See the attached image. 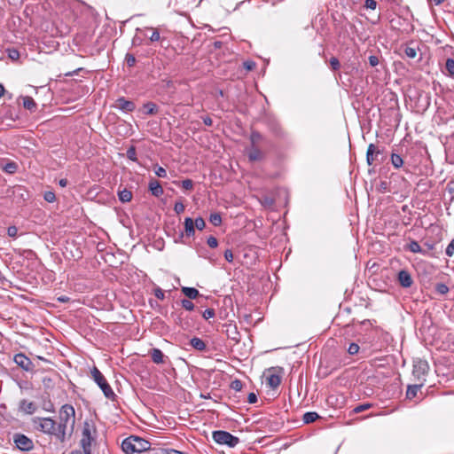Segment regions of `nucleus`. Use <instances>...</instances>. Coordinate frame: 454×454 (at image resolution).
I'll return each mask as SVG.
<instances>
[{
	"label": "nucleus",
	"instance_id": "052dcab7",
	"mask_svg": "<svg viewBox=\"0 0 454 454\" xmlns=\"http://www.w3.org/2000/svg\"><path fill=\"white\" fill-rule=\"evenodd\" d=\"M247 401L249 403H254L257 401V396L254 393H249L247 396Z\"/></svg>",
	"mask_w": 454,
	"mask_h": 454
},
{
	"label": "nucleus",
	"instance_id": "ddd939ff",
	"mask_svg": "<svg viewBox=\"0 0 454 454\" xmlns=\"http://www.w3.org/2000/svg\"><path fill=\"white\" fill-rule=\"evenodd\" d=\"M248 160L252 162L260 161L264 159V153L259 149L256 145H251L247 150Z\"/></svg>",
	"mask_w": 454,
	"mask_h": 454
},
{
	"label": "nucleus",
	"instance_id": "c756f323",
	"mask_svg": "<svg viewBox=\"0 0 454 454\" xmlns=\"http://www.w3.org/2000/svg\"><path fill=\"white\" fill-rule=\"evenodd\" d=\"M209 222L214 226H219L222 223V216L219 213H213L209 216Z\"/></svg>",
	"mask_w": 454,
	"mask_h": 454
},
{
	"label": "nucleus",
	"instance_id": "bf43d9fd",
	"mask_svg": "<svg viewBox=\"0 0 454 454\" xmlns=\"http://www.w3.org/2000/svg\"><path fill=\"white\" fill-rule=\"evenodd\" d=\"M154 294L160 300H163L165 298L164 292L160 288H156L154 290Z\"/></svg>",
	"mask_w": 454,
	"mask_h": 454
},
{
	"label": "nucleus",
	"instance_id": "f8f14e48",
	"mask_svg": "<svg viewBox=\"0 0 454 454\" xmlns=\"http://www.w3.org/2000/svg\"><path fill=\"white\" fill-rule=\"evenodd\" d=\"M380 153V151L374 144H370L366 152V161L368 165H372L374 161L378 160V156Z\"/></svg>",
	"mask_w": 454,
	"mask_h": 454
},
{
	"label": "nucleus",
	"instance_id": "4468645a",
	"mask_svg": "<svg viewBox=\"0 0 454 454\" xmlns=\"http://www.w3.org/2000/svg\"><path fill=\"white\" fill-rule=\"evenodd\" d=\"M116 107L123 112H133L136 106L133 101L120 98L116 100Z\"/></svg>",
	"mask_w": 454,
	"mask_h": 454
},
{
	"label": "nucleus",
	"instance_id": "6e6d98bb",
	"mask_svg": "<svg viewBox=\"0 0 454 454\" xmlns=\"http://www.w3.org/2000/svg\"><path fill=\"white\" fill-rule=\"evenodd\" d=\"M160 39V33L157 29H153L152 35L150 36L151 42H158Z\"/></svg>",
	"mask_w": 454,
	"mask_h": 454
},
{
	"label": "nucleus",
	"instance_id": "aec40b11",
	"mask_svg": "<svg viewBox=\"0 0 454 454\" xmlns=\"http://www.w3.org/2000/svg\"><path fill=\"white\" fill-rule=\"evenodd\" d=\"M190 343L193 348H195L196 350H199V351H204L207 348L206 343L201 339H200L198 337H193L190 340Z\"/></svg>",
	"mask_w": 454,
	"mask_h": 454
},
{
	"label": "nucleus",
	"instance_id": "a18cd8bd",
	"mask_svg": "<svg viewBox=\"0 0 454 454\" xmlns=\"http://www.w3.org/2000/svg\"><path fill=\"white\" fill-rule=\"evenodd\" d=\"M154 173L159 177H166V176H167L166 169L164 168L160 167V166H157L154 168Z\"/></svg>",
	"mask_w": 454,
	"mask_h": 454
},
{
	"label": "nucleus",
	"instance_id": "2eb2a0df",
	"mask_svg": "<svg viewBox=\"0 0 454 454\" xmlns=\"http://www.w3.org/2000/svg\"><path fill=\"white\" fill-rule=\"evenodd\" d=\"M149 190L152 194L155 197H160L164 193L163 188L160 185V182L153 179L149 183Z\"/></svg>",
	"mask_w": 454,
	"mask_h": 454
},
{
	"label": "nucleus",
	"instance_id": "7ed1b4c3",
	"mask_svg": "<svg viewBox=\"0 0 454 454\" xmlns=\"http://www.w3.org/2000/svg\"><path fill=\"white\" fill-rule=\"evenodd\" d=\"M97 430L93 424L85 421L82 427V438L80 441L83 454H91V444L95 441Z\"/></svg>",
	"mask_w": 454,
	"mask_h": 454
},
{
	"label": "nucleus",
	"instance_id": "37998d69",
	"mask_svg": "<svg viewBox=\"0 0 454 454\" xmlns=\"http://www.w3.org/2000/svg\"><path fill=\"white\" fill-rule=\"evenodd\" d=\"M185 206L182 201H176L174 206V210L176 214H181L184 211Z\"/></svg>",
	"mask_w": 454,
	"mask_h": 454
},
{
	"label": "nucleus",
	"instance_id": "5fc2aeb1",
	"mask_svg": "<svg viewBox=\"0 0 454 454\" xmlns=\"http://www.w3.org/2000/svg\"><path fill=\"white\" fill-rule=\"evenodd\" d=\"M377 6V2L375 0H365V7L367 9L374 10Z\"/></svg>",
	"mask_w": 454,
	"mask_h": 454
},
{
	"label": "nucleus",
	"instance_id": "f3484780",
	"mask_svg": "<svg viewBox=\"0 0 454 454\" xmlns=\"http://www.w3.org/2000/svg\"><path fill=\"white\" fill-rule=\"evenodd\" d=\"M184 235L186 237H192L195 234V226L193 223V220L191 217H186L184 219Z\"/></svg>",
	"mask_w": 454,
	"mask_h": 454
},
{
	"label": "nucleus",
	"instance_id": "423d86ee",
	"mask_svg": "<svg viewBox=\"0 0 454 454\" xmlns=\"http://www.w3.org/2000/svg\"><path fill=\"white\" fill-rule=\"evenodd\" d=\"M213 439L215 442L219 444H224L231 448L235 447L239 442V439L229 432L226 431H215L213 432Z\"/></svg>",
	"mask_w": 454,
	"mask_h": 454
},
{
	"label": "nucleus",
	"instance_id": "dca6fc26",
	"mask_svg": "<svg viewBox=\"0 0 454 454\" xmlns=\"http://www.w3.org/2000/svg\"><path fill=\"white\" fill-rule=\"evenodd\" d=\"M150 355H151V358L153 363H155L157 364H161L165 363V360H164L165 356L160 349L156 348H152L150 350Z\"/></svg>",
	"mask_w": 454,
	"mask_h": 454
},
{
	"label": "nucleus",
	"instance_id": "a19ab883",
	"mask_svg": "<svg viewBox=\"0 0 454 454\" xmlns=\"http://www.w3.org/2000/svg\"><path fill=\"white\" fill-rule=\"evenodd\" d=\"M145 454H168L167 450L160 449V448H153L152 449L150 447L149 450Z\"/></svg>",
	"mask_w": 454,
	"mask_h": 454
},
{
	"label": "nucleus",
	"instance_id": "9d476101",
	"mask_svg": "<svg viewBox=\"0 0 454 454\" xmlns=\"http://www.w3.org/2000/svg\"><path fill=\"white\" fill-rule=\"evenodd\" d=\"M13 360L18 366L27 372H32L34 370V364L32 361L22 353L16 354Z\"/></svg>",
	"mask_w": 454,
	"mask_h": 454
},
{
	"label": "nucleus",
	"instance_id": "9b49d317",
	"mask_svg": "<svg viewBox=\"0 0 454 454\" xmlns=\"http://www.w3.org/2000/svg\"><path fill=\"white\" fill-rule=\"evenodd\" d=\"M397 279L400 286L403 288H409L413 284L411 275L408 270H402L398 272Z\"/></svg>",
	"mask_w": 454,
	"mask_h": 454
},
{
	"label": "nucleus",
	"instance_id": "0eeeda50",
	"mask_svg": "<svg viewBox=\"0 0 454 454\" xmlns=\"http://www.w3.org/2000/svg\"><path fill=\"white\" fill-rule=\"evenodd\" d=\"M429 370V366L427 361L425 360H418L413 364L412 375L414 378L424 384L426 381V375L427 374Z\"/></svg>",
	"mask_w": 454,
	"mask_h": 454
},
{
	"label": "nucleus",
	"instance_id": "3c124183",
	"mask_svg": "<svg viewBox=\"0 0 454 454\" xmlns=\"http://www.w3.org/2000/svg\"><path fill=\"white\" fill-rule=\"evenodd\" d=\"M330 65L333 70H338L340 67V61L335 57L330 59Z\"/></svg>",
	"mask_w": 454,
	"mask_h": 454
},
{
	"label": "nucleus",
	"instance_id": "c9c22d12",
	"mask_svg": "<svg viewBox=\"0 0 454 454\" xmlns=\"http://www.w3.org/2000/svg\"><path fill=\"white\" fill-rule=\"evenodd\" d=\"M127 157L133 161L137 160V152H136V148L134 146H131L127 150Z\"/></svg>",
	"mask_w": 454,
	"mask_h": 454
},
{
	"label": "nucleus",
	"instance_id": "4be33fe9",
	"mask_svg": "<svg viewBox=\"0 0 454 454\" xmlns=\"http://www.w3.org/2000/svg\"><path fill=\"white\" fill-rule=\"evenodd\" d=\"M182 293L189 298V300H192V299H196L199 295H200V293L199 291L194 288V287H186V286H184L182 287Z\"/></svg>",
	"mask_w": 454,
	"mask_h": 454
},
{
	"label": "nucleus",
	"instance_id": "5701e85b",
	"mask_svg": "<svg viewBox=\"0 0 454 454\" xmlns=\"http://www.w3.org/2000/svg\"><path fill=\"white\" fill-rule=\"evenodd\" d=\"M406 248L412 253H419L426 254L427 253L421 248L420 245L416 240H411Z\"/></svg>",
	"mask_w": 454,
	"mask_h": 454
},
{
	"label": "nucleus",
	"instance_id": "09e8293b",
	"mask_svg": "<svg viewBox=\"0 0 454 454\" xmlns=\"http://www.w3.org/2000/svg\"><path fill=\"white\" fill-rule=\"evenodd\" d=\"M359 351V346L356 343H350L348 348V352L350 355H356Z\"/></svg>",
	"mask_w": 454,
	"mask_h": 454
},
{
	"label": "nucleus",
	"instance_id": "6ab92c4d",
	"mask_svg": "<svg viewBox=\"0 0 454 454\" xmlns=\"http://www.w3.org/2000/svg\"><path fill=\"white\" fill-rule=\"evenodd\" d=\"M20 407L27 414H33L36 410L35 403L27 400H22L20 403Z\"/></svg>",
	"mask_w": 454,
	"mask_h": 454
},
{
	"label": "nucleus",
	"instance_id": "72a5a7b5",
	"mask_svg": "<svg viewBox=\"0 0 454 454\" xmlns=\"http://www.w3.org/2000/svg\"><path fill=\"white\" fill-rule=\"evenodd\" d=\"M193 223L196 229L202 231L206 227V223L202 217H197L193 220Z\"/></svg>",
	"mask_w": 454,
	"mask_h": 454
},
{
	"label": "nucleus",
	"instance_id": "79ce46f5",
	"mask_svg": "<svg viewBox=\"0 0 454 454\" xmlns=\"http://www.w3.org/2000/svg\"><path fill=\"white\" fill-rule=\"evenodd\" d=\"M404 53L409 59H414L417 56L416 49L411 47H406L404 50Z\"/></svg>",
	"mask_w": 454,
	"mask_h": 454
},
{
	"label": "nucleus",
	"instance_id": "774afa93",
	"mask_svg": "<svg viewBox=\"0 0 454 454\" xmlns=\"http://www.w3.org/2000/svg\"><path fill=\"white\" fill-rule=\"evenodd\" d=\"M70 454H82L80 450H73Z\"/></svg>",
	"mask_w": 454,
	"mask_h": 454
},
{
	"label": "nucleus",
	"instance_id": "0e129e2a",
	"mask_svg": "<svg viewBox=\"0 0 454 454\" xmlns=\"http://www.w3.org/2000/svg\"><path fill=\"white\" fill-rule=\"evenodd\" d=\"M167 452H168V454H186L184 452L178 451V450H173V449L167 450Z\"/></svg>",
	"mask_w": 454,
	"mask_h": 454
},
{
	"label": "nucleus",
	"instance_id": "603ef678",
	"mask_svg": "<svg viewBox=\"0 0 454 454\" xmlns=\"http://www.w3.org/2000/svg\"><path fill=\"white\" fill-rule=\"evenodd\" d=\"M207 243L211 248H215L218 245L217 239L213 236L207 238Z\"/></svg>",
	"mask_w": 454,
	"mask_h": 454
},
{
	"label": "nucleus",
	"instance_id": "e2e57ef3",
	"mask_svg": "<svg viewBox=\"0 0 454 454\" xmlns=\"http://www.w3.org/2000/svg\"><path fill=\"white\" fill-rule=\"evenodd\" d=\"M57 300L59 301V302H62V303H65V302H67L70 301V298L68 296H66V295H61L59 297L57 298Z\"/></svg>",
	"mask_w": 454,
	"mask_h": 454
},
{
	"label": "nucleus",
	"instance_id": "2f4dec72",
	"mask_svg": "<svg viewBox=\"0 0 454 454\" xmlns=\"http://www.w3.org/2000/svg\"><path fill=\"white\" fill-rule=\"evenodd\" d=\"M18 169V166L15 162H8L4 165V170L7 173H15Z\"/></svg>",
	"mask_w": 454,
	"mask_h": 454
},
{
	"label": "nucleus",
	"instance_id": "69168bd1",
	"mask_svg": "<svg viewBox=\"0 0 454 454\" xmlns=\"http://www.w3.org/2000/svg\"><path fill=\"white\" fill-rule=\"evenodd\" d=\"M67 180L66 178H63V179H60L59 181V184L61 186V187H66L67 185Z\"/></svg>",
	"mask_w": 454,
	"mask_h": 454
},
{
	"label": "nucleus",
	"instance_id": "39448f33",
	"mask_svg": "<svg viewBox=\"0 0 454 454\" xmlns=\"http://www.w3.org/2000/svg\"><path fill=\"white\" fill-rule=\"evenodd\" d=\"M90 375L93 380L97 383V385L100 387L102 392L104 393V395L110 399L114 400L115 397V394L113 391L110 385L107 383L106 378L101 373V372L96 367L93 366L90 370Z\"/></svg>",
	"mask_w": 454,
	"mask_h": 454
},
{
	"label": "nucleus",
	"instance_id": "cd10ccee",
	"mask_svg": "<svg viewBox=\"0 0 454 454\" xmlns=\"http://www.w3.org/2000/svg\"><path fill=\"white\" fill-rule=\"evenodd\" d=\"M391 163L394 166V168H400L403 164V158L399 154L392 153L391 154Z\"/></svg>",
	"mask_w": 454,
	"mask_h": 454
},
{
	"label": "nucleus",
	"instance_id": "1a4fd4ad",
	"mask_svg": "<svg viewBox=\"0 0 454 454\" xmlns=\"http://www.w3.org/2000/svg\"><path fill=\"white\" fill-rule=\"evenodd\" d=\"M13 441L18 449L20 450H30L34 447L33 441L28 438L27 436L21 434H16L13 436Z\"/></svg>",
	"mask_w": 454,
	"mask_h": 454
},
{
	"label": "nucleus",
	"instance_id": "864d4df0",
	"mask_svg": "<svg viewBox=\"0 0 454 454\" xmlns=\"http://www.w3.org/2000/svg\"><path fill=\"white\" fill-rule=\"evenodd\" d=\"M18 229L15 226H10L7 228V234L9 237L14 238L17 236Z\"/></svg>",
	"mask_w": 454,
	"mask_h": 454
},
{
	"label": "nucleus",
	"instance_id": "f03ea898",
	"mask_svg": "<svg viewBox=\"0 0 454 454\" xmlns=\"http://www.w3.org/2000/svg\"><path fill=\"white\" fill-rule=\"evenodd\" d=\"M151 447V443L138 436H129L121 442V449L126 454L135 452H146Z\"/></svg>",
	"mask_w": 454,
	"mask_h": 454
},
{
	"label": "nucleus",
	"instance_id": "338daca9",
	"mask_svg": "<svg viewBox=\"0 0 454 454\" xmlns=\"http://www.w3.org/2000/svg\"><path fill=\"white\" fill-rule=\"evenodd\" d=\"M4 87L0 83V98L4 95Z\"/></svg>",
	"mask_w": 454,
	"mask_h": 454
},
{
	"label": "nucleus",
	"instance_id": "4c0bfd02",
	"mask_svg": "<svg viewBox=\"0 0 454 454\" xmlns=\"http://www.w3.org/2000/svg\"><path fill=\"white\" fill-rule=\"evenodd\" d=\"M445 254L449 257H452L454 255V239L450 240L448 247H446Z\"/></svg>",
	"mask_w": 454,
	"mask_h": 454
},
{
	"label": "nucleus",
	"instance_id": "a878e982",
	"mask_svg": "<svg viewBox=\"0 0 454 454\" xmlns=\"http://www.w3.org/2000/svg\"><path fill=\"white\" fill-rule=\"evenodd\" d=\"M319 418V415L315 411H308L304 413L302 420L305 424H309L316 421Z\"/></svg>",
	"mask_w": 454,
	"mask_h": 454
},
{
	"label": "nucleus",
	"instance_id": "f704fd0d",
	"mask_svg": "<svg viewBox=\"0 0 454 454\" xmlns=\"http://www.w3.org/2000/svg\"><path fill=\"white\" fill-rule=\"evenodd\" d=\"M8 57L12 60H17L20 58V52L14 48L7 49Z\"/></svg>",
	"mask_w": 454,
	"mask_h": 454
},
{
	"label": "nucleus",
	"instance_id": "b1692460",
	"mask_svg": "<svg viewBox=\"0 0 454 454\" xmlns=\"http://www.w3.org/2000/svg\"><path fill=\"white\" fill-rule=\"evenodd\" d=\"M22 101H23L24 108H26L29 111H34L36 108V104L31 97H28V96L22 97Z\"/></svg>",
	"mask_w": 454,
	"mask_h": 454
},
{
	"label": "nucleus",
	"instance_id": "de8ad7c7",
	"mask_svg": "<svg viewBox=\"0 0 454 454\" xmlns=\"http://www.w3.org/2000/svg\"><path fill=\"white\" fill-rule=\"evenodd\" d=\"M215 309H205V310L203 311V313H202V317H203L206 320H207V319H209V318L214 317H215Z\"/></svg>",
	"mask_w": 454,
	"mask_h": 454
},
{
	"label": "nucleus",
	"instance_id": "393cba45",
	"mask_svg": "<svg viewBox=\"0 0 454 454\" xmlns=\"http://www.w3.org/2000/svg\"><path fill=\"white\" fill-rule=\"evenodd\" d=\"M118 197L123 203L129 202L132 199V192L127 189H123L122 191H119Z\"/></svg>",
	"mask_w": 454,
	"mask_h": 454
},
{
	"label": "nucleus",
	"instance_id": "ea45409f",
	"mask_svg": "<svg viewBox=\"0 0 454 454\" xmlns=\"http://www.w3.org/2000/svg\"><path fill=\"white\" fill-rule=\"evenodd\" d=\"M231 387L235 391H240L243 387V383L239 380H234L231 383Z\"/></svg>",
	"mask_w": 454,
	"mask_h": 454
},
{
	"label": "nucleus",
	"instance_id": "13d9d810",
	"mask_svg": "<svg viewBox=\"0 0 454 454\" xmlns=\"http://www.w3.org/2000/svg\"><path fill=\"white\" fill-rule=\"evenodd\" d=\"M369 63L372 67H376L379 64V59L377 56L372 55L369 57Z\"/></svg>",
	"mask_w": 454,
	"mask_h": 454
},
{
	"label": "nucleus",
	"instance_id": "6e6552de",
	"mask_svg": "<svg viewBox=\"0 0 454 454\" xmlns=\"http://www.w3.org/2000/svg\"><path fill=\"white\" fill-rule=\"evenodd\" d=\"M269 375L267 376L266 382L271 388H277L281 383V374L283 369L280 367H272L268 370Z\"/></svg>",
	"mask_w": 454,
	"mask_h": 454
},
{
	"label": "nucleus",
	"instance_id": "e433bc0d",
	"mask_svg": "<svg viewBox=\"0 0 454 454\" xmlns=\"http://www.w3.org/2000/svg\"><path fill=\"white\" fill-rule=\"evenodd\" d=\"M181 304L183 308L185 309L186 310L191 311L194 309V304L188 299L182 300Z\"/></svg>",
	"mask_w": 454,
	"mask_h": 454
},
{
	"label": "nucleus",
	"instance_id": "c85d7f7f",
	"mask_svg": "<svg viewBox=\"0 0 454 454\" xmlns=\"http://www.w3.org/2000/svg\"><path fill=\"white\" fill-rule=\"evenodd\" d=\"M445 71L450 76L454 75V59H447L445 62Z\"/></svg>",
	"mask_w": 454,
	"mask_h": 454
},
{
	"label": "nucleus",
	"instance_id": "58836bf2",
	"mask_svg": "<svg viewBox=\"0 0 454 454\" xmlns=\"http://www.w3.org/2000/svg\"><path fill=\"white\" fill-rule=\"evenodd\" d=\"M43 198L47 202H50V203H52L56 200L55 193L51 191L45 192Z\"/></svg>",
	"mask_w": 454,
	"mask_h": 454
},
{
	"label": "nucleus",
	"instance_id": "f257e3e1",
	"mask_svg": "<svg viewBox=\"0 0 454 454\" xmlns=\"http://www.w3.org/2000/svg\"><path fill=\"white\" fill-rule=\"evenodd\" d=\"M74 408L71 404H64L59 411L60 422L57 425L56 438L64 442L67 439V427H70L69 435L73 432L74 426Z\"/></svg>",
	"mask_w": 454,
	"mask_h": 454
},
{
	"label": "nucleus",
	"instance_id": "20e7f679",
	"mask_svg": "<svg viewBox=\"0 0 454 454\" xmlns=\"http://www.w3.org/2000/svg\"><path fill=\"white\" fill-rule=\"evenodd\" d=\"M33 427L36 431H40L49 435H54L57 434V423L51 418H41L34 417L31 419Z\"/></svg>",
	"mask_w": 454,
	"mask_h": 454
},
{
	"label": "nucleus",
	"instance_id": "c03bdc74",
	"mask_svg": "<svg viewBox=\"0 0 454 454\" xmlns=\"http://www.w3.org/2000/svg\"><path fill=\"white\" fill-rule=\"evenodd\" d=\"M125 61L129 67H133L136 63V58L133 54L127 53L125 57Z\"/></svg>",
	"mask_w": 454,
	"mask_h": 454
},
{
	"label": "nucleus",
	"instance_id": "7c9ffc66",
	"mask_svg": "<svg viewBox=\"0 0 454 454\" xmlns=\"http://www.w3.org/2000/svg\"><path fill=\"white\" fill-rule=\"evenodd\" d=\"M435 291L438 294L444 295L449 292V287L443 283H437L435 285Z\"/></svg>",
	"mask_w": 454,
	"mask_h": 454
},
{
	"label": "nucleus",
	"instance_id": "680f3d73",
	"mask_svg": "<svg viewBox=\"0 0 454 454\" xmlns=\"http://www.w3.org/2000/svg\"><path fill=\"white\" fill-rule=\"evenodd\" d=\"M203 123L207 126H212L213 120L209 116L203 117Z\"/></svg>",
	"mask_w": 454,
	"mask_h": 454
},
{
	"label": "nucleus",
	"instance_id": "8fccbe9b",
	"mask_svg": "<svg viewBox=\"0 0 454 454\" xmlns=\"http://www.w3.org/2000/svg\"><path fill=\"white\" fill-rule=\"evenodd\" d=\"M182 187L185 190H192L193 188V182L191 179H184L182 181Z\"/></svg>",
	"mask_w": 454,
	"mask_h": 454
},
{
	"label": "nucleus",
	"instance_id": "4d7b16f0",
	"mask_svg": "<svg viewBox=\"0 0 454 454\" xmlns=\"http://www.w3.org/2000/svg\"><path fill=\"white\" fill-rule=\"evenodd\" d=\"M224 258L227 262H231L233 261V254L230 249L225 250Z\"/></svg>",
	"mask_w": 454,
	"mask_h": 454
},
{
	"label": "nucleus",
	"instance_id": "473e14b6",
	"mask_svg": "<svg viewBox=\"0 0 454 454\" xmlns=\"http://www.w3.org/2000/svg\"><path fill=\"white\" fill-rule=\"evenodd\" d=\"M262 138V135L257 131H253L250 136L251 145H256V144Z\"/></svg>",
	"mask_w": 454,
	"mask_h": 454
},
{
	"label": "nucleus",
	"instance_id": "bb28decb",
	"mask_svg": "<svg viewBox=\"0 0 454 454\" xmlns=\"http://www.w3.org/2000/svg\"><path fill=\"white\" fill-rule=\"evenodd\" d=\"M144 108L145 111V114L148 115H153L158 112V107L156 104L153 102H147L144 105Z\"/></svg>",
	"mask_w": 454,
	"mask_h": 454
},
{
	"label": "nucleus",
	"instance_id": "412c9836",
	"mask_svg": "<svg viewBox=\"0 0 454 454\" xmlns=\"http://www.w3.org/2000/svg\"><path fill=\"white\" fill-rule=\"evenodd\" d=\"M226 334L228 338L235 340L238 342L239 340V332L237 331V327L235 325H229L226 326Z\"/></svg>",
	"mask_w": 454,
	"mask_h": 454
},
{
	"label": "nucleus",
	"instance_id": "49530a36",
	"mask_svg": "<svg viewBox=\"0 0 454 454\" xmlns=\"http://www.w3.org/2000/svg\"><path fill=\"white\" fill-rule=\"evenodd\" d=\"M371 407H372L371 403H364V404L357 405L356 407L354 408L353 411L355 413H359V412H362Z\"/></svg>",
	"mask_w": 454,
	"mask_h": 454
},
{
	"label": "nucleus",
	"instance_id": "a211bd4d",
	"mask_svg": "<svg viewBox=\"0 0 454 454\" xmlns=\"http://www.w3.org/2000/svg\"><path fill=\"white\" fill-rule=\"evenodd\" d=\"M423 383L422 382H419L418 384H414V385H410L408 386V388H407V391H406V398L407 399H413L418 392L420 390V388L423 387Z\"/></svg>",
	"mask_w": 454,
	"mask_h": 454
}]
</instances>
